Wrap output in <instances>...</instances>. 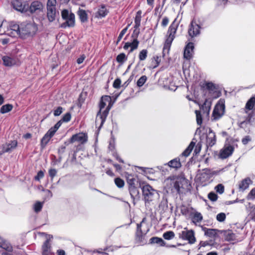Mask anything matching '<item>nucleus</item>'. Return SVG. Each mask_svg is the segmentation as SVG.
I'll use <instances>...</instances> for the list:
<instances>
[{
  "label": "nucleus",
  "mask_w": 255,
  "mask_h": 255,
  "mask_svg": "<svg viewBox=\"0 0 255 255\" xmlns=\"http://www.w3.org/2000/svg\"><path fill=\"white\" fill-rule=\"evenodd\" d=\"M112 106L111 98L110 96L105 95L101 97L99 103L100 109L96 119V125L100 124V128L105 123Z\"/></svg>",
  "instance_id": "1"
},
{
  "label": "nucleus",
  "mask_w": 255,
  "mask_h": 255,
  "mask_svg": "<svg viewBox=\"0 0 255 255\" xmlns=\"http://www.w3.org/2000/svg\"><path fill=\"white\" fill-rule=\"evenodd\" d=\"M176 29L177 26L173 23L171 24L168 28V35L163 48V57L165 56L166 54H168L169 51L171 43L175 37L174 35L176 32Z\"/></svg>",
  "instance_id": "2"
},
{
  "label": "nucleus",
  "mask_w": 255,
  "mask_h": 255,
  "mask_svg": "<svg viewBox=\"0 0 255 255\" xmlns=\"http://www.w3.org/2000/svg\"><path fill=\"white\" fill-rule=\"evenodd\" d=\"M62 18L65 20L60 27L63 28L72 27L75 26V17L74 13L67 9H64L61 11Z\"/></svg>",
  "instance_id": "3"
},
{
  "label": "nucleus",
  "mask_w": 255,
  "mask_h": 255,
  "mask_svg": "<svg viewBox=\"0 0 255 255\" xmlns=\"http://www.w3.org/2000/svg\"><path fill=\"white\" fill-rule=\"evenodd\" d=\"M141 189L145 205L153 201L154 196L157 194V191L149 184L143 185Z\"/></svg>",
  "instance_id": "4"
},
{
  "label": "nucleus",
  "mask_w": 255,
  "mask_h": 255,
  "mask_svg": "<svg viewBox=\"0 0 255 255\" xmlns=\"http://www.w3.org/2000/svg\"><path fill=\"white\" fill-rule=\"evenodd\" d=\"M61 126V122L58 121L54 127H51L47 132L44 134L41 140V146L44 148L50 139L54 136L56 131Z\"/></svg>",
  "instance_id": "5"
},
{
  "label": "nucleus",
  "mask_w": 255,
  "mask_h": 255,
  "mask_svg": "<svg viewBox=\"0 0 255 255\" xmlns=\"http://www.w3.org/2000/svg\"><path fill=\"white\" fill-rule=\"evenodd\" d=\"M225 101L220 99L216 105L212 113V119L214 121L219 120L225 113Z\"/></svg>",
  "instance_id": "6"
},
{
  "label": "nucleus",
  "mask_w": 255,
  "mask_h": 255,
  "mask_svg": "<svg viewBox=\"0 0 255 255\" xmlns=\"http://www.w3.org/2000/svg\"><path fill=\"white\" fill-rule=\"evenodd\" d=\"M139 33V29L136 30H134L133 34H132V37H134L133 40L131 42H126L124 45V49L125 50H128L129 48L130 49L128 51V53L132 52L133 50L136 49L138 46L139 41L137 40V37Z\"/></svg>",
  "instance_id": "7"
},
{
  "label": "nucleus",
  "mask_w": 255,
  "mask_h": 255,
  "mask_svg": "<svg viewBox=\"0 0 255 255\" xmlns=\"http://www.w3.org/2000/svg\"><path fill=\"white\" fill-rule=\"evenodd\" d=\"M21 27L14 22H11L9 24V26L6 31V34L9 36L15 37L21 35Z\"/></svg>",
  "instance_id": "8"
},
{
  "label": "nucleus",
  "mask_w": 255,
  "mask_h": 255,
  "mask_svg": "<svg viewBox=\"0 0 255 255\" xmlns=\"http://www.w3.org/2000/svg\"><path fill=\"white\" fill-rule=\"evenodd\" d=\"M184 230L179 234V238L188 241L189 244H194L196 241V239L193 231L192 230H187L186 228H185Z\"/></svg>",
  "instance_id": "9"
},
{
  "label": "nucleus",
  "mask_w": 255,
  "mask_h": 255,
  "mask_svg": "<svg viewBox=\"0 0 255 255\" xmlns=\"http://www.w3.org/2000/svg\"><path fill=\"white\" fill-rule=\"evenodd\" d=\"M11 4L13 8L21 12L27 11L29 8V4L26 2H22L21 0H13Z\"/></svg>",
  "instance_id": "10"
},
{
  "label": "nucleus",
  "mask_w": 255,
  "mask_h": 255,
  "mask_svg": "<svg viewBox=\"0 0 255 255\" xmlns=\"http://www.w3.org/2000/svg\"><path fill=\"white\" fill-rule=\"evenodd\" d=\"M21 36L23 35H32L36 31V26L32 23H27L23 27L21 26Z\"/></svg>",
  "instance_id": "11"
},
{
  "label": "nucleus",
  "mask_w": 255,
  "mask_h": 255,
  "mask_svg": "<svg viewBox=\"0 0 255 255\" xmlns=\"http://www.w3.org/2000/svg\"><path fill=\"white\" fill-rule=\"evenodd\" d=\"M201 27L195 21L192 20L189 27L188 34L189 35L193 38L199 35L200 33V29Z\"/></svg>",
  "instance_id": "12"
},
{
  "label": "nucleus",
  "mask_w": 255,
  "mask_h": 255,
  "mask_svg": "<svg viewBox=\"0 0 255 255\" xmlns=\"http://www.w3.org/2000/svg\"><path fill=\"white\" fill-rule=\"evenodd\" d=\"M146 220V218H143L141 222L139 224H137L136 239L140 242H142L144 236L149 231V229H147L146 231H143L141 228L142 224H143Z\"/></svg>",
  "instance_id": "13"
},
{
  "label": "nucleus",
  "mask_w": 255,
  "mask_h": 255,
  "mask_svg": "<svg viewBox=\"0 0 255 255\" xmlns=\"http://www.w3.org/2000/svg\"><path fill=\"white\" fill-rule=\"evenodd\" d=\"M234 147L230 144H226L224 147L221 150L220 153V157L222 159H225L231 156L234 150Z\"/></svg>",
  "instance_id": "14"
},
{
  "label": "nucleus",
  "mask_w": 255,
  "mask_h": 255,
  "mask_svg": "<svg viewBox=\"0 0 255 255\" xmlns=\"http://www.w3.org/2000/svg\"><path fill=\"white\" fill-rule=\"evenodd\" d=\"M17 142L16 140L11 141L10 142L6 143L2 145L0 155L5 152H10L17 146Z\"/></svg>",
  "instance_id": "15"
},
{
  "label": "nucleus",
  "mask_w": 255,
  "mask_h": 255,
  "mask_svg": "<svg viewBox=\"0 0 255 255\" xmlns=\"http://www.w3.org/2000/svg\"><path fill=\"white\" fill-rule=\"evenodd\" d=\"M87 135L83 132H80L72 135L70 138V142L73 143L75 141H78L81 143H84L87 141Z\"/></svg>",
  "instance_id": "16"
},
{
  "label": "nucleus",
  "mask_w": 255,
  "mask_h": 255,
  "mask_svg": "<svg viewBox=\"0 0 255 255\" xmlns=\"http://www.w3.org/2000/svg\"><path fill=\"white\" fill-rule=\"evenodd\" d=\"M206 144L208 147L212 146L216 142V137L215 133L210 128L206 134Z\"/></svg>",
  "instance_id": "17"
},
{
  "label": "nucleus",
  "mask_w": 255,
  "mask_h": 255,
  "mask_svg": "<svg viewBox=\"0 0 255 255\" xmlns=\"http://www.w3.org/2000/svg\"><path fill=\"white\" fill-rule=\"evenodd\" d=\"M223 236L225 240L228 242H238L241 241L238 236L231 230H227L223 232Z\"/></svg>",
  "instance_id": "18"
},
{
  "label": "nucleus",
  "mask_w": 255,
  "mask_h": 255,
  "mask_svg": "<svg viewBox=\"0 0 255 255\" xmlns=\"http://www.w3.org/2000/svg\"><path fill=\"white\" fill-rule=\"evenodd\" d=\"M52 238V236H49V238H47L46 240L43 243L42 246V255H51V247L50 243V239Z\"/></svg>",
  "instance_id": "19"
},
{
  "label": "nucleus",
  "mask_w": 255,
  "mask_h": 255,
  "mask_svg": "<svg viewBox=\"0 0 255 255\" xmlns=\"http://www.w3.org/2000/svg\"><path fill=\"white\" fill-rule=\"evenodd\" d=\"M43 4L39 1H34L31 2L30 5H29L28 9L29 11L33 13L35 12H39L43 9Z\"/></svg>",
  "instance_id": "20"
},
{
  "label": "nucleus",
  "mask_w": 255,
  "mask_h": 255,
  "mask_svg": "<svg viewBox=\"0 0 255 255\" xmlns=\"http://www.w3.org/2000/svg\"><path fill=\"white\" fill-rule=\"evenodd\" d=\"M194 48V44L192 42H189L186 45L184 52L185 58L190 59L192 57Z\"/></svg>",
  "instance_id": "21"
},
{
  "label": "nucleus",
  "mask_w": 255,
  "mask_h": 255,
  "mask_svg": "<svg viewBox=\"0 0 255 255\" xmlns=\"http://www.w3.org/2000/svg\"><path fill=\"white\" fill-rule=\"evenodd\" d=\"M128 190L130 197L133 200V203L135 204V199L139 198V190L136 186L128 187Z\"/></svg>",
  "instance_id": "22"
},
{
  "label": "nucleus",
  "mask_w": 255,
  "mask_h": 255,
  "mask_svg": "<svg viewBox=\"0 0 255 255\" xmlns=\"http://www.w3.org/2000/svg\"><path fill=\"white\" fill-rule=\"evenodd\" d=\"M126 178L128 187L134 186L137 185L138 179L135 176L132 174H127Z\"/></svg>",
  "instance_id": "23"
},
{
  "label": "nucleus",
  "mask_w": 255,
  "mask_h": 255,
  "mask_svg": "<svg viewBox=\"0 0 255 255\" xmlns=\"http://www.w3.org/2000/svg\"><path fill=\"white\" fill-rule=\"evenodd\" d=\"M56 13V8H47V17L49 22L55 20Z\"/></svg>",
  "instance_id": "24"
},
{
  "label": "nucleus",
  "mask_w": 255,
  "mask_h": 255,
  "mask_svg": "<svg viewBox=\"0 0 255 255\" xmlns=\"http://www.w3.org/2000/svg\"><path fill=\"white\" fill-rule=\"evenodd\" d=\"M108 13V11L104 5H101L95 13V17L98 18H102L105 17Z\"/></svg>",
  "instance_id": "25"
},
{
  "label": "nucleus",
  "mask_w": 255,
  "mask_h": 255,
  "mask_svg": "<svg viewBox=\"0 0 255 255\" xmlns=\"http://www.w3.org/2000/svg\"><path fill=\"white\" fill-rule=\"evenodd\" d=\"M3 64L6 66H12L16 64V60L9 56L2 57Z\"/></svg>",
  "instance_id": "26"
},
{
  "label": "nucleus",
  "mask_w": 255,
  "mask_h": 255,
  "mask_svg": "<svg viewBox=\"0 0 255 255\" xmlns=\"http://www.w3.org/2000/svg\"><path fill=\"white\" fill-rule=\"evenodd\" d=\"M255 107V95L251 97L247 102L245 106V112L248 113V110H253Z\"/></svg>",
  "instance_id": "27"
},
{
  "label": "nucleus",
  "mask_w": 255,
  "mask_h": 255,
  "mask_svg": "<svg viewBox=\"0 0 255 255\" xmlns=\"http://www.w3.org/2000/svg\"><path fill=\"white\" fill-rule=\"evenodd\" d=\"M252 180L249 177L243 179L239 184L240 189L244 191L249 187V185L252 183Z\"/></svg>",
  "instance_id": "28"
},
{
  "label": "nucleus",
  "mask_w": 255,
  "mask_h": 255,
  "mask_svg": "<svg viewBox=\"0 0 255 255\" xmlns=\"http://www.w3.org/2000/svg\"><path fill=\"white\" fill-rule=\"evenodd\" d=\"M141 11L138 10L136 14L135 19H134V27L135 28V30L138 29L140 25V21L141 19Z\"/></svg>",
  "instance_id": "29"
},
{
  "label": "nucleus",
  "mask_w": 255,
  "mask_h": 255,
  "mask_svg": "<svg viewBox=\"0 0 255 255\" xmlns=\"http://www.w3.org/2000/svg\"><path fill=\"white\" fill-rule=\"evenodd\" d=\"M195 145V142L192 141L189 146L187 147V148L182 152L181 154V157H187L190 154L191 151L193 149V147H194Z\"/></svg>",
  "instance_id": "30"
},
{
  "label": "nucleus",
  "mask_w": 255,
  "mask_h": 255,
  "mask_svg": "<svg viewBox=\"0 0 255 255\" xmlns=\"http://www.w3.org/2000/svg\"><path fill=\"white\" fill-rule=\"evenodd\" d=\"M78 15L81 22H85L88 20V15L85 10L79 9L78 11Z\"/></svg>",
  "instance_id": "31"
},
{
  "label": "nucleus",
  "mask_w": 255,
  "mask_h": 255,
  "mask_svg": "<svg viewBox=\"0 0 255 255\" xmlns=\"http://www.w3.org/2000/svg\"><path fill=\"white\" fill-rule=\"evenodd\" d=\"M205 235L211 238L215 237L217 235V230L212 229L204 228Z\"/></svg>",
  "instance_id": "32"
},
{
  "label": "nucleus",
  "mask_w": 255,
  "mask_h": 255,
  "mask_svg": "<svg viewBox=\"0 0 255 255\" xmlns=\"http://www.w3.org/2000/svg\"><path fill=\"white\" fill-rule=\"evenodd\" d=\"M168 165L169 166L174 168H178L181 166L179 159L177 158H175L170 161L168 163Z\"/></svg>",
  "instance_id": "33"
},
{
  "label": "nucleus",
  "mask_w": 255,
  "mask_h": 255,
  "mask_svg": "<svg viewBox=\"0 0 255 255\" xmlns=\"http://www.w3.org/2000/svg\"><path fill=\"white\" fill-rule=\"evenodd\" d=\"M0 247L8 252H11L13 250L12 247L10 244L5 240L2 242V243L0 245Z\"/></svg>",
  "instance_id": "34"
},
{
  "label": "nucleus",
  "mask_w": 255,
  "mask_h": 255,
  "mask_svg": "<svg viewBox=\"0 0 255 255\" xmlns=\"http://www.w3.org/2000/svg\"><path fill=\"white\" fill-rule=\"evenodd\" d=\"M13 106L11 104H7L2 106L0 110V113L2 114L7 113L12 110Z\"/></svg>",
  "instance_id": "35"
},
{
  "label": "nucleus",
  "mask_w": 255,
  "mask_h": 255,
  "mask_svg": "<svg viewBox=\"0 0 255 255\" xmlns=\"http://www.w3.org/2000/svg\"><path fill=\"white\" fill-rule=\"evenodd\" d=\"M150 242L151 244H159L161 246H164L165 244L164 241L158 237H152L150 239Z\"/></svg>",
  "instance_id": "36"
},
{
  "label": "nucleus",
  "mask_w": 255,
  "mask_h": 255,
  "mask_svg": "<svg viewBox=\"0 0 255 255\" xmlns=\"http://www.w3.org/2000/svg\"><path fill=\"white\" fill-rule=\"evenodd\" d=\"M202 220V215L199 212H196L192 217V222L195 224L197 223H200Z\"/></svg>",
  "instance_id": "37"
},
{
  "label": "nucleus",
  "mask_w": 255,
  "mask_h": 255,
  "mask_svg": "<svg viewBox=\"0 0 255 255\" xmlns=\"http://www.w3.org/2000/svg\"><path fill=\"white\" fill-rule=\"evenodd\" d=\"M200 109L204 113H206L207 114H209L210 109V105L209 103H207V100H206L204 104L201 106Z\"/></svg>",
  "instance_id": "38"
},
{
  "label": "nucleus",
  "mask_w": 255,
  "mask_h": 255,
  "mask_svg": "<svg viewBox=\"0 0 255 255\" xmlns=\"http://www.w3.org/2000/svg\"><path fill=\"white\" fill-rule=\"evenodd\" d=\"M173 188L178 194H180L182 192L181 189L182 188V186L181 182L179 181H174L173 182Z\"/></svg>",
  "instance_id": "39"
},
{
  "label": "nucleus",
  "mask_w": 255,
  "mask_h": 255,
  "mask_svg": "<svg viewBox=\"0 0 255 255\" xmlns=\"http://www.w3.org/2000/svg\"><path fill=\"white\" fill-rule=\"evenodd\" d=\"M116 60L118 63L123 64L124 62L127 61V57H126L125 53H122L117 56Z\"/></svg>",
  "instance_id": "40"
},
{
  "label": "nucleus",
  "mask_w": 255,
  "mask_h": 255,
  "mask_svg": "<svg viewBox=\"0 0 255 255\" xmlns=\"http://www.w3.org/2000/svg\"><path fill=\"white\" fill-rule=\"evenodd\" d=\"M175 236V234L173 231H170L165 232L163 235L164 239L169 240L173 239Z\"/></svg>",
  "instance_id": "41"
},
{
  "label": "nucleus",
  "mask_w": 255,
  "mask_h": 255,
  "mask_svg": "<svg viewBox=\"0 0 255 255\" xmlns=\"http://www.w3.org/2000/svg\"><path fill=\"white\" fill-rule=\"evenodd\" d=\"M212 245H213V243L212 240L201 241L198 246V249L200 250L202 247H205L206 246H211Z\"/></svg>",
  "instance_id": "42"
},
{
  "label": "nucleus",
  "mask_w": 255,
  "mask_h": 255,
  "mask_svg": "<svg viewBox=\"0 0 255 255\" xmlns=\"http://www.w3.org/2000/svg\"><path fill=\"white\" fill-rule=\"evenodd\" d=\"M147 56V50L146 49H143L140 51L138 57L140 61L144 60Z\"/></svg>",
  "instance_id": "43"
},
{
  "label": "nucleus",
  "mask_w": 255,
  "mask_h": 255,
  "mask_svg": "<svg viewBox=\"0 0 255 255\" xmlns=\"http://www.w3.org/2000/svg\"><path fill=\"white\" fill-rule=\"evenodd\" d=\"M147 80V77L143 75L137 81V86L139 87L142 86Z\"/></svg>",
  "instance_id": "44"
},
{
  "label": "nucleus",
  "mask_w": 255,
  "mask_h": 255,
  "mask_svg": "<svg viewBox=\"0 0 255 255\" xmlns=\"http://www.w3.org/2000/svg\"><path fill=\"white\" fill-rule=\"evenodd\" d=\"M195 114L196 116V121L198 125H201L202 124V118L201 114V111L196 110Z\"/></svg>",
  "instance_id": "45"
},
{
  "label": "nucleus",
  "mask_w": 255,
  "mask_h": 255,
  "mask_svg": "<svg viewBox=\"0 0 255 255\" xmlns=\"http://www.w3.org/2000/svg\"><path fill=\"white\" fill-rule=\"evenodd\" d=\"M253 113H250L248 117H247L246 119L240 123V126L241 127L244 124H251L253 121H252V117H253Z\"/></svg>",
  "instance_id": "46"
},
{
  "label": "nucleus",
  "mask_w": 255,
  "mask_h": 255,
  "mask_svg": "<svg viewBox=\"0 0 255 255\" xmlns=\"http://www.w3.org/2000/svg\"><path fill=\"white\" fill-rule=\"evenodd\" d=\"M159 207L163 209H167L168 208V201L166 198H162Z\"/></svg>",
  "instance_id": "47"
},
{
  "label": "nucleus",
  "mask_w": 255,
  "mask_h": 255,
  "mask_svg": "<svg viewBox=\"0 0 255 255\" xmlns=\"http://www.w3.org/2000/svg\"><path fill=\"white\" fill-rule=\"evenodd\" d=\"M115 183L119 188H122L125 185V182L120 178H116L115 179Z\"/></svg>",
  "instance_id": "48"
},
{
  "label": "nucleus",
  "mask_w": 255,
  "mask_h": 255,
  "mask_svg": "<svg viewBox=\"0 0 255 255\" xmlns=\"http://www.w3.org/2000/svg\"><path fill=\"white\" fill-rule=\"evenodd\" d=\"M128 26H127L126 27L124 28L120 32L119 36H118V39H117V41L116 42V44H118L119 43V42L121 40V39H122L123 36L125 34V33L127 32V30H128Z\"/></svg>",
  "instance_id": "49"
},
{
  "label": "nucleus",
  "mask_w": 255,
  "mask_h": 255,
  "mask_svg": "<svg viewBox=\"0 0 255 255\" xmlns=\"http://www.w3.org/2000/svg\"><path fill=\"white\" fill-rule=\"evenodd\" d=\"M71 118V115L70 113H67L65 115H63L62 119L59 121L61 122V124L62 122H68L70 121Z\"/></svg>",
  "instance_id": "50"
},
{
  "label": "nucleus",
  "mask_w": 255,
  "mask_h": 255,
  "mask_svg": "<svg viewBox=\"0 0 255 255\" xmlns=\"http://www.w3.org/2000/svg\"><path fill=\"white\" fill-rule=\"evenodd\" d=\"M43 204L40 202H37L34 205V210L36 213L40 212L42 208Z\"/></svg>",
  "instance_id": "51"
},
{
  "label": "nucleus",
  "mask_w": 255,
  "mask_h": 255,
  "mask_svg": "<svg viewBox=\"0 0 255 255\" xmlns=\"http://www.w3.org/2000/svg\"><path fill=\"white\" fill-rule=\"evenodd\" d=\"M226 214L224 213H220L217 215L216 219L220 222H224L226 219Z\"/></svg>",
  "instance_id": "52"
},
{
  "label": "nucleus",
  "mask_w": 255,
  "mask_h": 255,
  "mask_svg": "<svg viewBox=\"0 0 255 255\" xmlns=\"http://www.w3.org/2000/svg\"><path fill=\"white\" fill-rule=\"evenodd\" d=\"M205 87L211 92H214L216 90L215 85L211 82L207 83L205 84Z\"/></svg>",
  "instance_id": "53"
},
{
  "label": "nucleus",
  "mask_w": 255,
  "mask_h": 255,
  "mask_svg": "<svg viewBox=\"0 0 255 255\" xmlns=\"http://www.w3.org/2000/svg\"><path fill=\"white\" fill-rule=\"evenodd\" d=\"M56 0H48L47 2V8H56Z\"/></svg>",
  "instance_id": "54"
},
{
  "label": "nucleus",
  "mask_w": 255,
  "mask_h": 255,
  "mask_svg": "<svg viewBox=\"0 0 255 255\" xmlns=\"http://www.w3.org/2000/svg\"><path fill=\"white\" fill-rule=\"evenodd\" d=\"M208 198L212 201L215 202L218 199V195L214 192H210L208 195Z\"/></svg>",
  "instance_id": "55"
},
{
  "label": "nucleus",
  "mask_w": 255,
  "mask_h": 255,
  "mask_svg": "<svg viewBox=\"0 0 255 255\" xmlns=\"http://www.w3.org/2000/svg\"><path fill=\"white\" fill-rule=\"evenodd\" d=\"M215 190L217 192L221 194L224 192V187L222 184H219L215 187Z\"/></svg>",
  "instance_id": "56"
},
{
  "label": "nucleus",
  "mask_w": 255,
  "mask_h": 255,
  "mask_svg": "<svg viewBox=\"0 0 255 255\" xmlns=\"http://www.w3.org/2000/svg\"><path fill=\"white\" fill-rule=\"evenodd\" d=\"M255 198V188H253L247 196L248 200H253Z\"/></svg>",
  "instance_id": "57"
},
{
  "label": "nucleus",
  "mask_w": 255,
  "mask_h": 255,
  "mask_svg": "<svg viewBox=\"0 0 255 255\" xmlns=\"http://www.w3.org/2000/svg\"><path fill=\"white\" fill-rule=\"evenodd\" d=\"M63 108L61 107H58L56 109L54 110L53 114L55 116H59L63 112Z\"/></svg>",
  "instance_id": "58"
},
{
  "label": "nucleus",
  "mask_w": 255,
  "mask_h": 255,
  "mask_svg": "<svg viewBox=\"0 0 255 255\" xmlns=\"http://www.w3.org/2000/svg\"><path fill=\"white\" fill-rule=\"evenodd\" d=\"M49 175L52 179L56 176L57 170L55 169H50L48 171Z\"/></svg>",
  "instance_id": "59"
},
{
  "label": "nucleus",
  "mask_w": 255,
  "mask_h": 255,
  "mask_svg": "<svg viewBox=\"0 0 255 255\" xmlns=\"http://www.w3.org/2000/svg\"><path fill=\"white\" fill-rule=\"evenodd\" d=\"M44 177V172L40 170L38 171L36 176H35L34 179L37 181L40 180V179Z\"/></svg>",
  "instance_id": "60"
},
{
  "label": "nucleus",
  "mask_w": 255,
  "mask_h": 255,
  "mask_svg": "<svg viewBox=\"0 0 255 255\" xmlns=\"http://www.w3.org/2000/svg\"><path fill=\"white\" fill-rule=\"evenodd\" d=\"M121 84V81L119 78L116 79L113 83V87L115 88H119L120 87V85Z\"/></svg>",
  "instance_id": "61"
},
{
  "label": "nucleus",
  "mask_w": 255,
  "mask_h": 255,
  "mask_svg": "<svg viewBox=\"0 0 255 255\" xmlns=\"http://www.w3.org/2000/svg\"><path fill=\"white\" fill-rule=\"evenodd\" d=\"M251 138L249 136H245V137H244L242 140V143L246 145L250 141H251Z\"/></svg>",
  "instance_id": "62"
},
{
  "label": "nucleus",
  "mask_w": 255,
  "mask_h": 255,
  "mask_svg": "<svg viewBox=\"0 0 255 255\" xmlns=\"http://www.w3.org/2000/svg\"><path fill=\"white\" fill-rule=\"evenodd\" d=\"M85 58H86V56L84 55H81L80 57L77 59V63L78 64H80L82 63L83 62L84 60H85Z\"/></svg>",
  "instance_id": "63"
},
{
  "label": "nucleus",
  "mask_w": 255,
  "mask_h": 255,
  "mask_svg": "<svg viewBox=\"0 0 255 255\" xmlns=\"http://www.w3.org/2000/svg\"><path fill=\"white\" fill-rule=\"evenodd\" d=\"M168 22H169L168 18L166 17H165L162 19L161 24L163 26L165 27L168 24Z\"/></svg>",
  "instance_id": "64"
}]
</instances>
